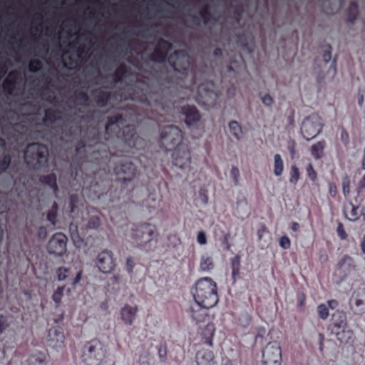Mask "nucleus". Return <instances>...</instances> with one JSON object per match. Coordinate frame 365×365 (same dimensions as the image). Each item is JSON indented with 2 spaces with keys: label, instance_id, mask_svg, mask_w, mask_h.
Wrapping results in <instances>:
<instances>
[{
  "label": "nucleus",
  "instance_id": "20",
  "mask_svg": "<svg viewBox=\"0 0 365 365\" xmlns=\"http://www.w3.org/2000/svg\"><path fill=\"white\" fill-rule=\"evenodd\" d=\"M96 265L103 273H109L114 268V261L111 252L105 250L100 252L96 258Z\"/></svg>",
  "mask_w": 365,
  "mask_h": 365
},
{
  "label": "nucleus",
  "instance_id": "61",
  "mask_svg": "<svg viewBox=\"0 0 365 365\" xmlns=\"http://www.w3.org/2000/svg\"><path fill=\"white\" fill-rule=\"evenodd\" d=\"M197 242L201 245L207 244V236L204 231L201 230L197 233Z\"/></svg>",
  "mask_w": 365,
  "mask_h": 365
},
{
  "label": "nucleus",
  "instance_id": "64",
  "mask_svg": "<svg viewBox=\"0 0 365 365\" xmlns=\"http://www.w3.org/2000/svg\"><path fill=\"white\" fill-rule=\"evenodd\" d=\"M69 231L71 232V236L73 240L78 237V226L73 222L70 224Z\"/></svg>",
  "mask_w": 365,
  "mask_h": 365
},
{
  "label": "nucleus",
  "instance_id": "39",
  "mask_svg": "<svg viewBox=\"0 0 365 365\" xmlns=\"http://www.w3.org/2000/svg\"><path fill=\"white\" fill-rule=\"evenodd\" d=\"M229 128L231 133L237 140H240L242 135V129L240 124L236 120L229 123Z\"/></svg>",
  "mask_w": 365,
  "mask_h": 365
},
{
  "label": "nucleus",
  "instance_id": "7",
  "mask_svg": "<svg viewBox=\"0 0 365 365\" xmlns=\"http://www.w3.org/2000/svg\"><path fill=\"white\" fill-rule=\"evenodd\" d=\"M115 183L120 184V192L125 189L127 192L133 190L137 181L138 171L133 163L125 161L120 165L115 164Z\"/></svg>",
  "mask_w": 365,
  "mask_h": 365
},
{
  "label": "nucleus",
  "instance_id": "16",
  "mask_svg": "<svg viewBox=\"0 0 365 365\" xmlns=\"http://www.w3.org/2000/svg\"><path fill=\"white\" fill-rule=\"evenodd\" d=\"M333 325L338 329H343L342 332L337 331L336 333L337 339L341 343L348 342L353 336V331L351 330L345 331L346 327V314L342 311H336L332 316Z\"/></svg>",
  "mask_w": 365,
  "mask_h": 365
},
{
  "label": "nucleus",
  "instance_id": "14",
  "mask_svg": "<svg viewBox=\"0 0 365 365\" xmlns=\"http://www.w3.org/2000/svg\"><path fill=\"white\" fill-rule=\"evenodd\" d=\"M173 163L176 167L184 170L190 168L191 153L189 146L182 144L176 147L172 153Z\"/></svg>",
  "mask_w": 365,
  "mask_h": 365
},
{
  "label": "nucleus",
  "instance_id": "58",
  "mask_svg": "<svg viewBox=\"0 0 365 365\" xmlns=\"http://www.w3.org/2000/svg\"><path fill=\"white\" fill-rule=\"evenodd\" d=\"M322 57L325 63L330 61L331 58V46L330 44H327L325 46V49L324 51Z\"/></svg>",
  "mask_w": 365,
  "mask_h": 365
},
{
  "label": "nucleus",
  "instance_id": "11",
  "mask_svg": "<svg viewBox=\"0 0 365 365\" xmlns=\"http://www.w3.org/2000/svg\"><path fill=\"white\" fill-rule=\"evenodd\" d=\"M322 118L316 113H312L305 118L301 125V133L304 139L310 140L317 136L322 130Z\"/></svg>",
  "mask_w": 365,
  "mask_h": 365
},
{
  "label": "nucleus",
  "instance_id": "59",
  "mask_svg": "<svg viewBox=\"0 0 365 365\" xmlns=\"http://www.w3.org/2000/svg\"><path fill=\"white\" fill-rule=\"evenodd\" d=\"M279 245L284 250L289 249L291 247V241L289 238L286 235L281 237L279 239Z\"/></svg>",
  "mask_w": 365,
  "mask_h": 365
},
{
  "label": "nucleus",
  "instance_id": "52",
  "mask_svg": "<svg viewBox=\"0 0 365 365\" xmlns=\"http://www.w3.org/2000/svg\"><path fill=\"white\" fill-rule=\"evenodd\" d=\"M350 178L345 175L342 178V190L345 197H347L350 193Z\"/></svg>",
  "mask_w": 365,
  "mask_h": 365
},
{
  "label": "nucleus",
  "instance_id": "5",
  "mask_svg": "<svg viewBox=\"0 0 365 365\" xmlns=\"http://www.w3.org/2000/svg\"><path fill=\"white\" fill-rule=\"evenodd\" d=\"M48 148L41 143H31L28 145L24 151L26 163L36 170H41L48 168Z\"/></svg>",
  "mask_w": 365,
  "mask_h": 365
},
{
  "label": "nucleus",
  "instance_id": "3",
  "mask_svg": "<svg viewBox=\"0 0 365 365\" xmlns=\"http://www.w3.org/2000/svg\"><path fill=\"white\" fill-rule=\"evenodd\" d=\"M158 236L155 225L148 222L132 225L130 238L138 247L148 252L155 247Z\"/></svg>",
  "mask_w": 365,
  "mask_h": 365
},
{
  "label": "nucleus",
  "instance_id": "46",
  "mask_svg": "<svg viewBox=\"0 0 365 365\" xmlns=\"http://www.w3.org/2000/svg\"><path fill=\"white\" fill-rule=\"evenodd\" d=\"M160 200L155 197H153V195H150L147 199H145L143 202V204L148 209H155L159 206Z\"/></svg>",
  "mask_w": 365,
  "mask_h": 365
},
{
  "label": "nucleus",
  "instance_id": "30",
  "mask_svg": "<svg viewBox=\"0 0 365 365\" xmlns=\"http://www.w3.org/2000/svg\"><path fill=\"white\" fill-rule=\"evenodd\" d=\"M46 355L43 352H37L31 354L28 359V365H47Z\"/></svg>",
  "mask_w": 365,
  "mask_h": 365
},
{
  "label": "nucleus",
  "instance_id": "33",
  "mask_svg": "<svg viewBox=\"0 0 365 365\" xmlns=\"http://www.w3.org/2000/svg\"><path fill=\"white\" fill-rule=\"evenodd\" d=\"M58 205L56 202H53L51 208L46 212V220L50 224L56 227L58 223Z\"/></svg>",
  "mask_w": 365,
  "mask_h": 365
},
{
  "label": "nucleus",
  "instance_id": "12",
  "mask_svg": "<svg viewBox=\"0 0 365 365\" xmlns=\"http://www.w3.org/2000/svg\"><path fill=\"white\" fill-rule=\"evenodd\" d=\"M282 349L276 341L269 342L262 350V363L263 365H282Z\"/></svg>",
  "mask_w": 365,
  "mask_h": 365
},
{
  "label": "nucleus",
  "instance_id": "29",
  "mask_svg": "<svg viewBox=\"0 0 365 365\" xmlns=\"http://www.w3.org/2000/svg\"><path fill=\"white\" fill-rule=\"evenodd\" d=\"M344 215L350 221H356L359 218V207L349 202L344 206Z\"/></svg>",
  "mask_w": 365,
  "mask_h": 365
},
{
  "label": "nucleus",
  "instance_id": "27",
  "mask_svg": "<svg viewBox=\"0 0 365 365\" xmlns=\"http://www.w3.org/2000/svg\"><path fill=\"white\" fill-rule=\"evenodd\" d=\"M214 353L211 350L202 349L197 351L196 354V362L197 365H213Z\"/></svg>",
  "mask_w": 365,
  "mask_h": 365
},
{
  "label": "nucleus",
  "instance_id": "10",
  "mask_svg": "<svg viewBox=\"0 0 365 365\" xmlns=\"http://www.w3.org/2000/svg\"><path fill=\"white\" fill-rule=\"evenodd\" d=\"M115 137L121 138L122 140L125 142L126 145H128L130 148H137L139 141L141 139L137 134L136 128L134 125L129 124L125 125L122 129H118L116 130L117 127H118V123L122 118V115L115 112Z\"/></svg>",
  "mask_w": 365,
  "mask_h": 365
},
{
  "label": "nucleus",
  "instance_id": "34",
  "mask_svg": "<svg viewBox=\"0 0 365 365\" xmlns=\"http://www.w3.org/2000/svg\"><path fill=\"white\" fill-rule=\"evenodd\" d=\"M232 269V278L236 282L240 277V256L236 255L230 261Z\"/></svg>",
  "mask_w": 365,
  "mask_h": 365
},
{
  "label": "nucleus",
  "instance_id": "55",
  "mask_svg": "<svg viewBox=\"0 0 365 365\" xmlns=\"http://www.w3.org/2000/svg\"><path fill=\"white\" fill-rule=\"evenodd\" d=\"M101 225L100 217L98 216H93L90 217L87 227L89 229H97Z\"/></svg>",
  "mask_w": 365,
  "mask_h": 365
},
{
  "label": "nucleus",
  "instance_id": "19",
  "mask_svg": "<svg viewBox=\"0 0 365 365\" xmlns=\"http://www.w3.org/2000/svg\"><path fill=\"white\" fill-rule=\"evenodd\" d=\"M229 74L233 75V78H237L241 75L247 73V66L245 59L241 54H235L234 58L230 62L227 66Z\"/></svg>",
  "mask_w": 365,
  "mask_h": 365
},
{
  "label": "nucleus",
  "instance_id": "8",
  "mask_svg": "<svg viewBox=\"0 0 365 365\" xmlns=\"http://www.w3.org/2000/svg\"><path fill=\"white\" fill-rule=\"evenodd\" d=\"M220 94L212 81H206L198 86L196 101L203 106L213 108L217 104Z\"/></svg>",
  "mask_w": 365,
  "mask_h": 365
},
{
  "label": "nucleus",
  "instance_id": "28",
  "mask_svg": "<svg viewBox=\"0 0 365 365\" xmlns=\"http://www.w3.org/2000/svg\"><path fill=\"white\" fill-rule=\"evenodd\" d=\"M138 312L137 306L126 304L121 309L120 315L122 320L127 324L131 325L135 319Z\"/></svg>",
  "mask_w": 365,
  "mask_h": 365
},
{
  "label": "nucleus",
  "instance_id": "37",
  "mask_svg": "<svg viewBox=\"0 0 365 365\" xmlns=\"http://www.w3.org/2000/svg\"><path fill=\"white\" fill-rule=\"evenodd\" d=\"M60 114H61V113L59 110L48 108L45 110L43 122L53 124L56 120H58L61 118Z\"/></svg>",
  "mask_w": 365,
  "mask_h": 365
},
{
  "label": "nucleus",
  "instance_id": "24",
  "mask_svg": "<svg viewBox=\"0 0 365 365\" xmlns=\"http://www.w3.org/2000/svg\"><path fill=\"white\" fill-rule=\"evenodd\" d=\"M337 266L343 278L349 274L356 267L354 259L348 255L344 256L338 262Z\"/></svg>",
  "mask_w": 365,
  "mask_h": 365
},
{
  "label": "nucleus",
  "instance_id": "54",
  "mask_svg": "<svg viewBox=\"0 0 365 365\" xmlns=\"http://www.w3.org/2000/svg\"><path fill=\"white\" fill-rule=\"evenodd\" d=\"M306 172L308 178L312 181L315 182L317 179V173L314 168L312 163H309L306 168Z\"/></svg>",
  "mask_w": 365,
  "mask_h": 365
},
{
  "label": "nucleus",
  "instance_id": "42",
  "mask_svg": "<svg viewBox=\"0 0 365 365\" xmlns=\"http://www.w3.org/2000/svg\"><path fill=\"white\" fill-rule=\"evenodd\" d=\"M65 289V286L58 287L56 290L52 294V300L55 302L56 307L60 306L61 303V299L63 296V292Z\"/></svg>",
  "mask_w": 365,
  "mask_h": 365
},
{
  "label": "nucleus",
  "instance_id": "15",
  "mask_svg": "<svg viewBox=\"0 0 365 365\" xmlns=\"http://www.w3.org/2000/svg\"><path fill=\"white\" fill-rule=\"evenodd\" d=\"M172 43L164 38H159L155 44L153 53L149 58L151 61L158 63H163L168 61V53L172 48Z\"/></svg>",
  "mask_w": 365,
  "mask_h": 365
},
{
  "label": "nucleus",
  "instance_id": "18",
  "mask_svg": "<svg viewBox=\"0 0 365 365\" xmlns=\"http://www.w3.org/2000/svg\"><path fill=\"white\" fill-rule=\"evenodd\" d=\"M350 306L356 314H363L365 313V288H359L356 289L351 298Z\"/></svg>",
  "mask_w": 365,
  "mask_h": 365
},
{
  "label": "nucleus",
  "instance_id": "4",
  "mask_svg": "<svg viewBox=\"0 0 365 365\" xmlns=\"http://www.w3.org/2000/svg\"><path fill=\"white\" fill-rule=\"evenodd\" d=\"M148 89L150 88L147 87L146 90L144 91L143 88H140L138 85L131 86L130 90L132 92L129 93L128 98L147 107V110L150 109L151 111H157L161 115L170 114L168 106H165L163 102V98H159L157 93L149 92Z\"/></svg>",
  "mask_w": 365,
  "mask_h": 365
},
{
  "label": "nucleus",
  "instance_id": "21",
  "mask_svg": "<svg viewBox=\"0 0 365 365\" xmlns=\"http://www.w3.org/2000/svg\"><path fill=\"white\" fill-rule=\"evenodd\" d=\"M209 309L194 301L190 304L187 312L192 320L197 324L205 320L207 317V310Z\"/></svg>",
  "mask_w": 365,
  "mask_h": 365
},
{
  "label": "nucleus",
  "instance_id": "57",
  "mask_svg": "<svg viewBox=\"0 0 365 365\" xmlns=\"http://www.w3.org/2000/svg\"><path fill=\"white\" fill-rule=\"evenodd\" d=\"M134 259L132 257H128L125 262V269L130 275L133 272V268L135 267Z\"/></svg>",
  "mask_w": 365,
  "mask_h": 365
},
{
  "label": "nucleus",
  "instance_id": "53",
  "mask_svg": "<svg viewBox=\"0 0 365 365\" xmlns=\"http://www.w3.org/2000/svg\"><path fill=\"white\" fill-rule=\"evenodd\" d=\"M317 312L322 319H327L329 314V309L324 304H321L317 307Z\"/></svg>",
  "mask_w": 365,
  "mask_h": 365
},
{
  "label": "nucleus",
  "instance_id": "56",
  "mask_svg": "<svg viewBox=\"0 0 365 365\" xmlns=\"http://www.w3.org/2000/svg\"><path fill=\"white\" fill-rule=\"evenodd\" d=\"M230 175L233 180L234 184L235 185H237L239 183V179L240 175L238 168L233 166L230 171Z\"/></svg>",
  "mask_w": 365,
  "mask_h": 365
},
{
  "label": "nucleus",
  "instance_id": "50",
  "mask_svg": "<svg viewBox=\"0 0 365 365\" xmlns=\"http://www.w3.org/2000/svg\"><path fill=\"white\" fill-rule=\"evenodd\" d=\"M70 274V269L64 267H60L56 270L58 280H65Z\"/></svg>",
  "mask_w": 365,
  "mask_h": 365
},
{
  "label": "nucleus",
  "instance_id": "47",
  "mask_svg": "<svg viewBox=\"0 0 365 365\" xmlns=\"http://www.w3.org/2000/svg\"><path fill=\"white\" fill-rule=\"evenodd\" d=\"M11 202H9L5 196L0 197V215L6 214L7 215L8 211L11 208Z\"/></svg>",
  "mask_w": 365,
  "mask_h": 365
},
{
  "label": "nucleus",
  "instance_id": "23",
  "mask_svg": "<svg viewBox=\"0 0 365 365\" xmlns=\"http://www.w3.org/2000/svg\"><path fill=\"white\" fill-rule=\"evenodd\" d=\"M48 345L55 349H58L64 346V334L56 328L51 329L48 335Z\"/></svg>",
  "mask_w": 365,
  "mask_h": 365
},
{
  "label": "nucleus",
  "instance_id": "48",
  "mask_svg": "<svg viewBox=\"0 0 365 365\" xmlns=\"http://www.w3.org/2000/svg\"><path fill=\"white\" fill-rule=\"evenodd\" d=\"M11 317L0 315V333H3L10 326Z\"/></svg>",
  "mask_w": 365,
  "mask_h": 365
},
{
  "label": "nucleus",
  "instance_id": "45",
  "mask_svg": "<svg viewBox=\"0 0 365 365\" xmlns=\"http://www.w3.org/2000/svg\"><path fill=\"white\" fill-rule=\"evenodd\" d=\"M289 175L290 183L296 185L300 178V172L295 165L291 166Z\"/></svg>",
  "mask_w": 365,
  "mask_h": 365
},
{
  "label": "nucleus",
  "instance_id": "43",
  "mask_svg": "<svg viewBox=\"0 0 365 365\" xmlns=\"http://www.w3.org/2000/svg\"><path fill=\"white\" fill-rule=\"evenodd\" d=\"M128 72V68L124 65L115 67V84L118 83L121 78H125L127 77Z\"/></svg>",
  "mask_w": 365,
  "mask_h": 365
},
{
  "label": "nucleus",
  "instance_id": "31",
  "mask_svg": "<svg viewBox=\"0 0 365 365\" xmlns=\"http://www.w3.org/2000/svg\"><path fill=\"white\" fill-rule=\"evenodd\" d=\"M39 180L42 184L48 185L53 190V192L56 193L58 191L56 174L51 173L46 175H42L39 178Z\"/></svg>",
  "mask_w": 365,
  "mask_h": 365
},
{
  "label": "nucleus",
  "instance_id": "6",
  "mask_svg": "<svg viewBox=\"0 0 365 365\" xmlns=\"http://www.w3.org/2000/svg\"><path fill=\"white\" fill-rule=\"evenodd\" d=\"M106 353V346L100 340L93 339L83 346L81 359L85 365H103Z\"/></svg>",
  "mask_w": 365,
  "mask_h": 365
},
{
  "label": "nucleus",
  "instance_id": "2",
  "mask_svg": "<svg viewBox=\"0 0 365 365\" xmlns=\"http://www.w3.org/2000/svg\"><path fill=\"white\" fill-rule=\"evenodd\" d=\"M192 294L194 301L206 308H212L219 301L217 284L208 277H202L195 282Z\"/></svg>",
  "mask_w": 365,
  "mask_h": 365
},
{
  "label": "nucleus",
  "instance_id": "25",
  "mask_svg": "<svg viewBox=\"0 0 365 365\" xmlns=\"http://www.w3.org/2000/svg\"><path fill=\"white\" fill-rule=\"evenodd\" d=\"M91 95L96 106L101 108L106 106L110 98V93L101 88L92 90Z\"/></svg>",
  "mask_w": 365,
  "mask_h": 365
},
{
  "label": "nucleus",
  "instance_id": "13",
  "mask_svg": "<svg viewBox=\"0 0 365 365\" xmlns=\"http://www.w3.org/2000/svg\"><path fill=\"white\" fill-rule=\"evenodd\" d=\"M67 236L62 232H56L51 237L47 243V252L56 257H61L67 252Z\"/></svg>",
  "mask_w": 365,
  "mask_h": 365
},
{
  "label": "nucleus",
  "instance_id": "1",
  "mask_svg": "<svg viewBox=\"0 0 365 365\" xmlns=\"http://www.w3.org/2000/svg\"><path fill=\"white\" fill-rule=\"evenodd\" d=\"M168 62L176 73L182 75V78L177 79L175 82L168 80L167 83L169 84V88H175L178 86L181 88H188L189 86L185 84L184 79L187 77L190 69L192 73L190 86H192L197 83L195 70L192 66L193 61L187 51L183 49L175 50L169 55Z\"/></svg>",
  "mask_w": 365,
  "mask_h": 365
},
{
  "label": "nucleus",
  "instance_id": "60",
  "mask_svg": "<svg viewBox=\"0 0 365 365\" xmlns=\"http://www.w3.org/2000/svg\"><path fill=\"white\" fill-rule=\"evenodd\" d=\"M336 232L339 237L341 240H346L347 238V234L344 228V225L341 222H339L336 228Z\"/></svg>",
  "mask_w": 365,
  "mask_h": 365
},
{
  "label": "nucleus",
  "instance_id": "32",
  "mask_svg": "<svg viewBox=\"0 0 365 365\" xmlns=\"http://www.w3.org/2000/svg\"><path fill=\"white\" fill-rule=\"evenodd\" d=\"M325 147V140L318 141L317 143H314L311 146L310 152L315 160H319L323 157Z\"/></svg>",
  "mask_w": 365,
  "mask_h": 365
},
{
  "label": "nucleus",
  "instance_id": "62",
  "mask_svg": "<svg viewBox=\"0 0 365 365\" xmlns=\"http://www.w3.org/2000/svg\"><path fill=\"white\" fill-rule=\"evenodd\" d=\"M80 131V127L78 125H71L68 130H66V135L72 137Z\"/></svg>",
  "mask_w": 365,
  "mask_h": 365
},
{
  "label": "nucleus",
  "instance_id": "51",
  "mask_svg": "<svg viewBox=\"0 0 365 365\" xmlns=\"http://www.w3.org/2000/svg\"><path fill=\"white\" fill-rule=\"evenodd\" d=\"M79 201V198L78 195L71 194L68 198L70 212L73 213L77 207L78 203Z\"/></svg>",
  "mask_w": 365,
  "mask_h": 365
},
{
  "label": "nucleus",
  "instance_id": "44",
  "mask_svg": "<svg viewBox=\"0 0 365 365\" xmlns=\"http://www.w3.org/2000/svg\"><path fill=\"white\" fill-rule=\"evenodd\" d=\"M199 14L205 24H208L212 19V14L207 4H206L200 10Z\"/></svg>",
  "mask_w": 365,
  "mask_h": 365
},
{
  "label": "nucleus",
  "instance_id": "63",
  "mask_svg": "<svg viewBox=\"0 0 365 365\" xmlns=\"http://www.w3.org/2000/svg\"><path fill=\"white\" fill-rule=\"evenodd\" d=\"M158 354L161 361H165L167 356V348L165 345H160L158 349Z\"/></svg>",
  "mask_w": 365,
  "mask_h": 365
},
{
  "label": "nucleus",
  "instance_id": "49",
  "mask_svg": "<svg viewBox=\"0 0 365 365\" xmlns=\"http://www.w3.org/2000/svg\"><path fill=\"white\" fill-rule=\"evenodd\" d=\"M43 67L42 62L38 59H31L29 63V70L32 73L40 71Z\"/></svg>",
  "mask_w": 365,
  "mask_h": 365
},
{
  "label": "nucleus",
  "instance_id": "26",
  "mask_svg": "<svg viewBox=\"0 0 365 365\" xmlns=\"http://www.w3.org/2000/svg\"><path fill=\"white\" fill-rule=\"evenodd\" d=\"M215 332V326L213 323H208L204 327L201 328L199 331V334L201 336L203 343L212 346V339Z\"/></svg>",
  "mask_w": 365,
  "mask_h": 365
},
{
  "label": "nucleus",
  "instance_id": "36",
  "mask_svg": "<svg viewBox=\"0 0 365 365\" xmlns=\"http://www.w3.org/2000/svg\"><path fill=\"white\" fill-rule=\"evenodd\" d=\"M214 268L213 259L211 257L202 255L200 259L199 270L202 272H207Z\"/></svg>",
  "mask_w": 365,
  "mask_h": 365
},
{
  "label": "nucleus",
  "instance_id": "17",
  "mask_svg": "<svg viewBox=\"0 0 365 365\" xmlns=\"http://www.w3.org/2000/svg\"><path fill=\"white\" fill-rule=\"evenodd\" d=\"M179 113L183 115L187 127H195L201 119L200 111L195 106L186 105L179 108Z\"/></svg>",
  "mask_w": 365,
  "mask_h": 365
},
{
  "label": "nucleus",
  "instance_id": "22",
  "mask_svg": "<svg viewBox=\"0 0 365 365\" xmlns=\"http://www.w3.org/2000/svg\"><path fill=\"white\" fill-rule=\"evenodd\" d=\"M21 78L20 73L16 70L11 71L3 81L4 92L8 95H13L19 81Z\"/></svg>",
  "mask_w": 365,
  "mask_h": 365
},
{
  "label": "nucleus",
  "instance_id": "40",
  "mask_svg": "<svg viewBox=\"0 0 365 365\" xmlns=\"http://www.w3.org/2000/svg\"><path fill=\"white\" fill-rule=\"evenodd\" d=\"M74 98L80 105L88 106L89 104V96L83 91H76L74 93Z\"/></svg>",
  "mask_w": 365,
  "mask_h": 365
},
{
  "label": "nucleus",
  "instance_id": "35",
  "mask_svg": "<svg viewBox=\"0 0 365 365\" xmlns=\"http://www.w3.org/2000/svg\"><path fill=\"white\" fill-rule=\"evenodd\" d=\"M358 14L359 6L357 3L355 1L351 2L346 11V21L349 23H354L356 19Z\"/></svg>",
  "mask_w": 365,
  "mask_h": 365
},
{
  "label": "nucleus",
  "instance_id": "38",
  "mask_svg": "<svg viewBox=\"0 0 365 365\" xmlns=\"http://www.w3.org/2000/svg\"><path fill=\"white\" fill-rule=\"evenodd\" d=\"M284 171V162L279 154L274 155V174L276 176L282 175Z\"/></svg>",
  "mask_w": 365,
  "mask_h": 365
},
{
  "label": "nucleus",
  "instance_id": "41",
  "mask_svg": "<svg viewBox=\"0 0 365 365\" xmlns=\"http://www.w3.org/2000/svg\"><path fill=\"white\" fill-rule=\"evenodd\" d=\"M11 162V155L9 153H4L0 156V173H4L9 168Z\"/></svg>",
  "mask_w": 365,
  "mask_h": 365
},
{
  "label": "nucleus",
  "instance_id": "9",
  "mask_svg": "<svg viewBox=\"0 0 365 365\" xmlns=\"http://www.w3.org/2000/svg\"><path fill=\"white\" fill-rule=\"evenodd\" d=\"M182 130L176 125H170L162 128L160 130V144L166 150L182 145Z\"/></svg>",
  "mask_w": 365,
  "mask_h": 365
}]
</instances>
